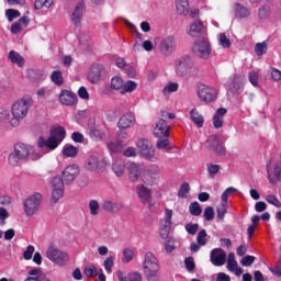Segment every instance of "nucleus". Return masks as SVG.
I'll list each match as a JSON object with an SVG mask.
<instances>
[{"label": "nucleus", "instance_id": "1", "mask_svg": "<svg viewBox=\"0 0 281 281\" xmlns=\"http://www.w3.org/2000/svg\"><path fill=\"white\" fill-rule=\"evenodd\" d=\"M33 105L34 100H32V95L30 94H26L20 100L15 101L11 106L12 117L9 120V124L13 127L19 126L21 121L27 117V113Z\"/></svg>", "mask_w": 281, "mask_h": 281}, {"label": "nucleus", "instance_id": "2", "mask_svg": "<svg viewBox=\"0 0 281 281\" xmlns=\"http://www.w3.org/2000/svg\"><path fill=\"white\" fill-rule=\"evenodd\" d=\"M41 157H43V154L36 153L34 147L19 143L14 146V150L9 155L8 159L10 166H16V164H19V161H23V159L37 161V159H41Z\"/></svg>", "mask_w": 281, "mask_h": 281}, {"label": "nucleus", "instance_id": "3", "mask_svg": "<svg viewBox=\"0 0 281 281\" xmlns=\"http://www.w3.org/2000/svg\"><path fill=\"white\" fill-rule=\"evenodd\" d=\"M67 135V132L65 131V127L57 126L50 128V135L47 139L44 137L38 138L37 146L40 148H48L49 150H56L57 146H60L63 144V140L65 139Z\"/></svg>", "mask_w": 281, "mask_h": 281}, {"label": "nucleus", "instance_id": "4", "mask_svg": "<svg viewBox=\"0 0 281 281\" xmlns=\"http://www.w3.org/2000/svg\"><path fill=\"white\" fill-rule=\"evenodd\" d=\"M175 72L178 78H184L186 76H193L196 72V66L194 60L190 56H182L175 60Z\"/></svg>", "mask_w": 281, "mask_h": 281}, {"label": "nucleus", "instance_id": "5", "mask_svg": "<svg viewBox=\"0 0 281 281\" xmlns=\"http://www.w3.org/2000/svg\"><path fill=\"white\" fill-rule=\"evenodd\" d=\"M143 271L148 281H157L159 276V260L153 252L145 254Z\"/></svg>", "mask_w": 281, "mask_h": 281}, {"label": "nucleus", "instance_id": "6", "mask_svg": "<svg viewBox=\"0 0 281 281\" xmlns=\"http://www.w3.org/2000/svg\"><path fill=\"white\" fill-rule=\"evenodd\" d=\"M192 54L198 58H202V60H207L212 54L210 40L205 36L195 40L192 46Z\"/></svg>", "mask_w": 281, "mask_h": 281}, {"label": "nucleus", "instance_id": "7", "mask_svg": "<svg viewBox=\"0 0 281 281\" xmlns=\"http://www.w3.org/2000/svg\"><path fill=\"white\" fill-rule=\"evenodd\" d=\"M46 257L55 265L63 267L65 262L69 261V255L67 252L58 249L54 244H50L46 250Z\"/></svg>", "mask_w": 281, "mask_h": 281}, {"label": "nucleus", "instance_id": "8", "mask_svg": "<svg viewBox=\"0 0 281 281\" xmlns=\"http://www.w3.org/2000/svg\"><path fill=\"white\" fill-rule=\"evenodd\" d=\"M136 147L138 148L140 157H144V159H147V161H157V158L155 157V147H153V143H150L148 139H138Z\"/></svg>", "mask_w": 281, "mask_h": 281}, {"label": "nucleus", "instance_id": "9", "mask_svg": "<svg viewBox=\"0 0 281 281\" xmlns=\"http://www.w3.org/2000/svg\"><path fill=\"white\" fill-rule=\"evenodd\" d=\"M176 49H177V37H175L173 35H168L167 37L160 41L159 52L166 58L172 56Z\"/></svg>", "mask_w": 281, "mask_h": 281}, {"label": "nucleus", "instance_id": "10", "mask_svg": "<svg viewBox=\"0 0 281 281\" xmlns=\"http://www.w3.org/2000/svg\"><path fill=\"white\" fill-rule=\"evenodd\" d=\"M52 188V203H58L65 195V182L60 176L53 178Z\"/></svg>", "mask_w": 281, "mask_h": 281}, {"label": "nucleus", "instance_id": "11", "mask_svg": "<svg viewBox=\"0 0 281 281\" xmlns=\"http://www.w3.org/2000/svg\"><path fill=\"white\" fill-rule=\"evenodd\" d=\"M43 196L41 193H34L29 199L24 201V212L26 216H34L38 212V206L41 205V199Z\"/></svg>", "mask_w": 281, "mask_h": 281}, {"label": "nucleus", "instance_id": "12", "mask_svg": "<svg viewBox=\"0 0 281 281\" xmlns=\"http://www.w3.org/2000/svg\"><path fill=\"white\" fill-rule=\"evenodd\" d=\"M198 95L202 102H214L218 98V90L214 87L202 86L198 91Z\"/></svg>", "mask_w": 281, "mask_h": 281}, {"label": "nucleus", "instance_id": "13", "mask_svg": "<svg viewBox=\"0 0 281 281\" xmlns=\"http://www.w3.org/2000/svg\"><path fill=\"white\" fill-rule=\"evenodd\" d=\"M268 181L271 186H277L281 181V162L267 166Z\"/></svg>", "mask_w": 281, "mask_h": 281}, {"label": "nucleus", "instance_id": "14", "mask_svg": "<svg viewBox=\"0 0 281 281\" xmlns=\"http://www.w3.org/2000/svg\"><path fill=\"white\" fill-rule=\"evenodd\" d=\"M104 74H106V70H104V66L102 64H94L90 67L88 80L89 82H91V85H98Z\"/></svg>", "mask_w": 281, "mask_h": 281}, {"label": "nucleus", "instance_id": "15", "mask_svg": "<svg viewBox=\"0 0 281 281\" xmlns=\"http://www.w3.org/2000/svg\"><path fill=\"white\" fill-rule=\"evenodd\" d=\"M210 260L214 267H223L227 262V252L223 248H214L211 250Z\"/></svg>", "mask_w": 281, "mask_h": 281}, {"label": "nucleus", "instance_id": "16", "mask_svg": "<svg viewBox=\"0 0 281 281\" xmlns=\"http://www.w3.org/2000/svg\"><path fill=\"white\" fill-rule=\"evenodd\" d=\"M78 175H80V169L78 168V165H69L64 169L61 173L63 182L74 183Z\"/></svg>", "mask_w": 281, "mask_h": 281}, {"label": "nucleus", "instance_id": "17", "mask_svg": "<svg viewBox=\"0 0 281 281\" xmlns=\"http://www.w3.org/2000/svg\"><path fill=\"white\" fill-rule=\"evenodd\" d=\"M128 179L132 183H137L142 173L144 172V166L137 162H130L127 166Z\"/></svg>", "mask_w": 281, "mask_h": 281}, {"label": "nucleus", "instance_id": "18", "mask_svg": "<svg viewBox=\"0 0 281 281\" xmlns=\"http://www.w3.org/2000/svg\"><path fill=\"white\" fill-rule=\"evenodd\" d=\"M85 10H86V4H85V1L81 0L76 4L70 15L72 25H76V27H78V25L82 23V16H85Z\"/></svg>", "mask_w": 281, "mask_h": 281}, {"label": "nucleus", "instance_id": "19", "mask_svg": "<svg viewBox=\"0 0 281 281\" xmlns=\"http://www.w3.org/2000/svg\"><path fill=\"white\" fill-rule=\"evenodd\" d=\"M154 135L155 137H158V139H164V137H170V125L166 123V120L160 119L155 128H154Z\"/></svg>", "mask_w": 281, "mask_h": 281}, {"label": "nucleus", "instance_id": "20", "mask_svg": "<svg viewBox=\"0 0 281 281\" xmlns=\"http://www.w3.org/2000/svg\"><path fill=\"white\" fill-rule=\"evenodd\" d=\"M59 102L64 106H75V104H78V97L69 90H61L59 93Z\"/></svg>", "mask_w": 281, "mask_h": 281}, {"label": "nucleus", "instance_id": "21", "mask_svg": "<svg viewBox=\"0 0 281 281\" xmlns=\"http://www.w3.org/2000/svg\"><path fill=\"white\" fill-rule=\"evenodd\" d=\"M135 122H137L135 114L125 113L120 117L117 126L120 130L126 131V128H132V126H135Z\"/></svg>", "mask_w": 281, "mask_h": 281}, {"label": "nucleus", "instance_id": "22", "mask_svg": "<svg viewBox=\"0 0 281 281\" xmlns=\"http://www.w3.org/2000/svg\"><path fill=\"white\" fill-rule=\"evenodd\" d=\"M187 33L189 34V36H192V38L203 36V34H205V27L203 26V22H201V20H195L189 25Z\"/></svg>", "mask_w": 281, "mask_h": 281}, {"label": "nucleus", "instance_id": "23", "mask_svg": "<svg viewBox=\"0 0 281 281\" xmlns=\"http://www.w3.org/2000/svg\"><path fill=\"white\" fill-rule=\"evenodd\" d=\"M227 266L226 269L235 276L240 277L243 276V268L238 267V261H236V255L234 252H229L227 257Z\"/></svg>", "mask_w": 281, "mask_h": 281}, {"label": "nucleus", "instance_id": "24", "mask_svg": "<svg viewBox=\"0 0 281 281\" xmlns=\"http://www.w3.org/2000/svg\"><path fill=\"white\" fill-rule=\"evenodd\" d=\"M136 194L140 203H149V201L153 199V190L144 184H138L136 187Z\"/></svg>", "mask_w": 281, "mask_h": 281}, {"label": "nucleus", "instance_id": "25", "mask_svg": "<svg viewBox=\"0 0 281 281\" xmlns=\"http://www.w3.org/2000/svg\"><path fill=\"white\" fill-rule=\"evenodd\" d=\"M225 115H227V109L225 108L217 109V111L213 116L214 128H223V122H224Z\"/></svg>", "mask_w": 281, "mask_h": 281}, {"label": "nucleus", "instance_id": "26", "mask_svg": "<svg viewBox=\"0 0 281 281\" xmlns=\"http://www.w3.org/2000/svg\"><path fill=\"white\" fill-rule=\"evenodd\" d=\"M88 126L90 128L89 136L93 142H100L102 139L103 134L100 130L95 128V119H90L88 121Z\"/></svg>", "mask_w": 281, "mask_h": 281}, {"label": "nucleus", "instance_id": "27", "mask_svg": "<svg viewBox=\"0 0 281 281\" xmlns=\"http://www.w3.org/2000/svg\"><path fill=\"white\" fill-rule=\"evenodd\" d=\"M233 10L236 19H247L251 14V11L240 3H235Z\"/></svg>", "mask_w": 281, "mask_h": 281}, {"label": "nucleus", "instance_id": "28", "mask_svg": "<svg viewBox=\"0 0 281 281\" xmlns=\"http://www.w3.org/2000/svg\"><path fill=\"white\" fill-rule=\"evenodd\" d=\"M115 276L120 281H142V273L139 272H132L125 277L122 270H117Z\"/></svg>", "mask_w": 281, "mask_h": 281}, {"label": "nucleus", "instance_id": "29", "mask_svg": "<svg viewBox=\"0 0 281 281\" xmlns=\"http://www.w3.org/2000/svg\"><path fill=\"white\" fill-rule=\"evenodd\" d=\"M240 80H243V77H240V75H235L234 77H231L228 79L227 87L233 93H238V91L240 90Z\"/></svg>", "mask_w": 281, "mask_h": 281}, {"label": "nucleus", "instance_id": "30", "mask_svg": "<svg viewBox=\"0 0 281 281\" xmlns=\"http://www.w3.org/2000/svg\"><path fill=\"white\" fill-rule=\"evenodd\" d=\"M103 210H105V212H112V213H117L122 210V203L120 202H113L111 200H105L103 201L102 204Z\"/></svg>", "mask_w": 281, "mask_h": 281}, {"label": "nucleus", "instance_id": "31", "mask_svg": "<svg viewBox=\"0 0 281 281\" xmlns=\"http://www.w3.org/2000/svg\"><path fill=\"white\" fill-rule=\"evenodd\" d=\"M190 120L192 123L195 124V126H198V128H203V123L205 122V120L203 119L201 113H199L198 109H192L190 111Z\"/></svg>", "mask_w": 281, "mask_h": 281}, {"label": "nucleus", "instance_id": "32", "mask_svg": "<svg viewBox=\"0 0 281 281\" xmlns=\"http://www.w3.org/2000/svg\"><path fill=\"white\" fill-rule=\"evenodd\" d=\"M8 58L13 65H18V67H24L25 65V58L15 50H10Z\"/></svg>", "mask_w": 281, "mask_h": 281}, {"label": "nucleus", "instance_id": "33", "mask_svg": "<svg viewBox=\"0 0 281 281\" xmlns=\"http://www.w3.org/2000/svg\"><path fill=\"white\" fill-rule=\"evenodd\" d=\"M176 10L178 14L186 16L190 12V3L188 0H176Z\"/></svg>", "mask_w": 281, "mask_h": 281}, {"label": "nucleus", "instance_id": "34", "mask_svg": "<svg viewBox=\"0 0 281 281\" xmlns=\"http://www.w3.org/2000/svg\"><path fill=\"white\" fill-rule=\"evenodd\" d=\"M112 170L116 177H122V175H124V170H126L124 160L115 159L112 164Z\"/></svg>", "mask_w": 281, "mask_h": 281}, {"label": "nucleus", "instance_id": "35", "mask_svg": "<svg viewBox=\"0 0 281 281\" xmlns=\"http://www.w3.org/2000/svg\"><path fill=\"white\" fill-rule=\"evenodd\" d=\"M86 168L90 172H95V170H99L100 159H98V156H90L86 162Z\"/></svg>", "mask_w": 281, "mask_h": 281}, {"label": "nucleus", "instance_id": "36", "mask_svg": "<svg viewBox=\"0 0 281 281\" xmlns=\"http://www.w3.org/2000/svg\"><path fill=\"white\" fill-rule=\"evenodd\" d=\"M172 214H173L172 210L166 207L165 209V216L160 221L159 226L172 228Z\"/></svg>", "mask_w": 281, "mask_h": 281}, {"label": "nucleus", "instance_id": "37", "mask_svg": "<svg viewBox=\"0 0 281 281\" xmlns=\"http://www.w3.org/2000/svg\"><path fill=\"white\" fill-rule=\"evenodd\" d=\"M110 89L112 91H122L124 89V79L120 76H115L111 79Z\"/></svg>", "mask_w": 281, "mask_h": 281}, {"label": "nucleus", "instance_id": "38", "mask_svg": "<svg viewBox=\"0 0 281 281\" xmlns=\"http://www.w3.org/2000/svg\"><path fill=\"white\" fill-rule=\"evenodd\" d=\"M138 87V83L133 80L124 81L123 83V90L121 91V94L124 95V93H133Z\"/></svg>", "mask_w": 281, "mask_h": 281}, {"label": "nucleus", "instance_id": "39", "mask_svg": "<svg viewBox=\"0 0 281 281\" xmlns=\"http://www.w3.org/2000/svg\"><path fill=\"white\" fill-rule=\"evenodd\" d=\"M63 155H64V157H77L78 156V149L74 145L66 144L63 147Z\"/></svg>", "mask_w": 281, "mask_h": 281}, {"label": "nucleus", "instance_id": "40", "mask_svg": "<svg viewBox=\"0 0 281 281\" xmlns=\"http://www.w3.org/2000/svg\"><path fill=\"white\" fill-rule=\"evenodd\" d=\"M50 80L57 87H63L65 80L63 79V72L60 70H55L50 75Z\"/></svg>", "mask_w": 281, "mask_h": 281}, {"label": "nucleus", "instance_id": "41", "mask_svg": "<svg viewBox=\"0 0 281 281\" xmlns=\"http://www.w3.org/2000/svg\"><path fill=\"white\" fill-rule=\"evenodd\" d=\"M179 91V83L169 82L162 89V94L168 97L169 93H177Z\"/></svg>", "mask_w": 281, "mask_h": 281}, {"label": "nucleus", "instance_id": "42", "mask_svg": "<svg viewBox=\"0 0 281 281\" xmlns=\"http://www.w3.org/2000/svg\"><path fill=\"white\" fill-rule=\"evenodd\" d=\"M221 140H218L217 135H211L205 142V147L209 148V150H214L216 146L220 144Z\"/></svg>", "mask_w": 281, "mask_h": 281}, {"label": "nucleus", "instance_id": "43", "mask_svg": "<svg viewBox=\"0 0 281 281\" xmlns=\"http://www.w3.org/2000/svg\"><path fill=\"white\" fill-rule=\"evenodd\" d=\"M133 258H135V251L131 248H125L123 250L122 262H124L125 265H128V262L133 261Z\"/></svg>", "mask_w": 281, "mask_h": 281}, {"label": "nucleus", "instance_id": "44", "mask_svg": "<svg viewBox=\"0 0 281 281\" xmlns=\"http://www.w3.org/2000/svg\"><path fill=\"white\" fill-rule=\"evenodd\" d=\"M188 194H190V183L184 182L180 186V189L178 191V198L188 199Z\"/></svg>", "mask_w": 281, "mask_h": 281}, {"label": "nucleus", "instance_id": "45", "mask_svg": "<svg viewBox=\"0 0 281 281\" xmlns=\"http://www.w3.org/2000/svg\"><path fill=\"white\" fill-rule=\"evenodd\" d=\"M89 210L91 216H98V214H100V203L98 202V200L89 201Z\"/></svg>", "mask_w": 281, "mask_h": 281}, {"label": "nucleus", "instance_id": "46", "mask_svg": "<svg viewBox=\"0 0 281 281\" xmlns=\"http://www.w3.org/2000/svg\"><path fill=\"white\" fill-rule=\"evenodd\" d=\"M189 212L192 216H201L203 209H201V204H199V202H192L189 206Z\"/></svg>", "mask_w": 281, "mask_h": 281}, {"label": "nucleus", "instance_id": "47", "mask_svg": "<svg viewBox=\"0 0 281 281\" xmlns=\"http://www.w3.org/2000/svg\"><path fill=\"white\" fill-rule=\"evenodd\" d=\"M115 265V257L110 256L108 257L104 262H103V267L106 271V273H113V267Z\"/></svg>", "mask_w": 281, "mask_h": 281}, {"label": "nucleus", "instance_id": "48", "mask_svg": "<svg viewBox=\"0 0 281 281\" xmlns=\"http://www.w3.org/2000/svg\"><path fill=\"white\" fill-rule=\"evenodd\" d=\"M228 207L229 206L227 205V203H222L220 206L216 207V214H217V218H220V221L225 220V214H227Z\"/></svg>", "mask_w": 281, "mask_h": 281}, {"label": "nucleus", "instance_id": "49", "mask_svg": "<svg viewBox=\"0 0 281 281\" xmlns=\"http://www.w3.org/2000/svg\"><path fill=\"white\" fill-rule=\"evenodd\" d=\"M196 243L201 247H205V245H207V232H205V229H202L198 233Z\"/></svg>", "mask_w": 281, "mask_h": 281}, {"label": "nucleus", "instance_id": "50", "mask_svg": "<svg viewBox=\"0 0 281 281\" xmlns=\"http://www.w3.org/2000/svg\"><path fill=\"white\" fill-rule=\"evenodd\" d=\"M267 43L266 42H261V43H257L255 45V54H257L258 56H265V54H267Z\"/></svg>", "mask_w": 281, "mask_h": 281}, {"label": "nucleus", "instance_id": "51", "mask_svg": "<svg viewBox=\"0 0 281 281\" xmlns=\"http://www.w3.org/2000/svg\"><path fill=\"white\" fill-rule=\"evenodd\" d=\"M165 139H158L156 147L158 148V150H170V140H168V137H162Z\"/></svg>", "mask_w": 281, "mask_h": 281}, {"label": "nucleus", "instance_id": "52", "mask_svg": "<svg viewBox=\"0 0 281 281\" xmlns=\"http://www.w3.org/2000/svg\"><path fill=\"white\" fill-rule=\"evenodd\" d=\"M218 43L220 45H222L224 49L232 47V42L229 41V38H227V35H225L224 33H221L218 35Z\"/></svg>", "mask_w": 281, "mask_h": 281}, {"label": "nucleus", "instance_id": "53", "mask_svg": "<svg viewBox=\"0 0 281 281\" xmlns=\"http://www.w3.org/2000/svg\"><path fill=\"white\" fill-rule=\"evenodd\" d=\"M184 266H186L187 271H189V273H192V271H194V269H196V263L194 262L193 257H187L184 259Z\"/></svg>", "mask_w": 281, "mask_h": 281}, {"label": "nucleus", "instance_id": "54", "mask_svg": "<svg viewBox=\"0 0 281 281\" xmlns=\"http://www.w3.org/2000/svg\"><path fill=\"white\" fill-rule=\"evenodd\" d=\"M5 15L7 19L10 23H12V21H14V19H19V16H21V12H19V10H14V9H8L5 11Z\"/></svg>", "mask_w": 281, "mask_h": 281}, {"label": "nucleus", "instance_id": "55", "mask_svg": "<svg viewBox=\"0 0 281 281\" xmlns=\"http://www.w3.org/2000/svg\"><path fill=\"white\" fill-rule=\"evenodd\" d=\"M206 168L210 177H214L215 175H218V172H221V165L209 164L206 165Z\"/></svg>", "mask_w": 281, "mask_h": 281}, {"label": "nucleus", "instance_id": "56", "mask_svg": "<svg viewBox=\"0 0 281 281\" xmlns=\"http://www.w3.org/2000/svg\"><path fill=\"white\" fill-rule=\"evenodd\" d=\"M85 276L87 278H95L98 276V268L95 266L86 267Z\"/></svg>", "mask_w": 281, "mask_h": 281}, {"label": "nucleus", "instance_id": "57", "mask_svg": "<svg viewBox=\"0 0 281 281\" xmlns=\"http://www.w3.org/2000/svg\"><path fill=\"white\" fill-rule=\"evenodd\" d=\"M254 262H256V257L249 255L243 257L240 260V265H243V267H251Z\"/></svg>", "mask_w": 281, "mask_h": 281}, {"label": "nucleus", "instance_id": "58", "mask_svg": "<svg viewBox=\"0 0 281 281\" xmlns=\"http://www.w3.org/2000/svg\"><path fill=\"white\" fill-rule=\"evenodd\" d=\"M267 203H270V205H274V207H281V202L278 200V198L273 194H269L266 196Z\"/></svg>", "mask_w": 281, "mask_h": 281}, {"label": "nucleus", "instance_id": "59", "mask_svg": "<svg viewBox=\"0 0 281 281\" xmlns=\"http://www.w3.org/2000/svg\"><path fill=\"white\" fill-rule=\"evenodd\" d=\"M248 80L252 85V87H258V85H259V82H258V80H259L258 72H256L254 70L250 71L248 74Z\"/></svg>", "mask_w": 281, "mask_h": 281}, {"label": "nucleus", "instance_id": "60", "mask_svg": "<svg viewBox=\"0 0 281 281\" xmlns=\"http://www.w3.org/2000/svg\"><path fill=\"white\" fill-rule=\"evenodd\" d=\"M108 148L110 153H120V150H122V144L119 142H111L108 144Z\"/></svg>", "mask_w": 281, "mask_h": 281}, {"label": "nucleus", "instance_id": "61", "mask_svg": "<svg viewBox=\"0 0 281 281\" xmlns=\"http://www.w3.org/2000/svg\"><path fill=\"white\" fill-rule=\"evenodd\" d=\"M186 232H188L191 236H194L196 232H199V224L189 223L184 226Z\"/></svg>", "mask_w": 281, "mask_h": 281}, {"label": "nucleus", "instance_id": "62", "mask_svg": "<svg viewBox=\"0 0 281 281\" xmlns=\"http://www.w3.org/2000/svg\"><path fill=\"white\" fill-rule=\"evenodd\" d=\"M34 251H35L34 246L29 245L26 247V250L23 252L24 260H32V256H34Z\"/></svg>", "mask_w": 281, "mask_h": 281}, {"label": "nucleus", "instance_id": "63", "mask_svg": "<svg viewBox=\"0 0 281 281\" xmlns=\"http://www.w3.org/2000/svg\"><path fill=\"white\" fill-rule=\"evenodd\" d=\"M204 218H205V221H213L214 220V207L207 206L204 210Z\"/></svg>", "mask_w": 281, "mask_h": 281}, {"label": "nucleus", "instance_id": "64", "mask_svg": "<svg viewBox=\"0 0 281 281\" xmlns=\"http://www.w3.org/2000/svg\"><path fill=\"white\" fill-rule=\"evenodd\" d=\"M269 16V5L265 4L259 8V19H267Z\"/></svg>", "mask_w": 281, "mask_h": 281}]
</instances>
